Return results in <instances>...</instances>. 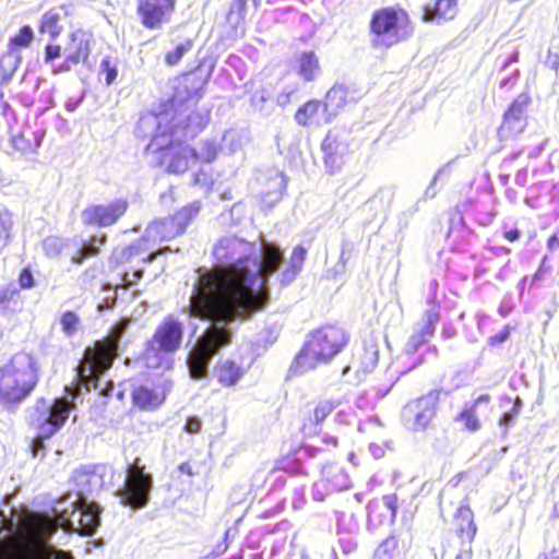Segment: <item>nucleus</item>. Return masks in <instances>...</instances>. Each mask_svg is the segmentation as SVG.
<instances>
[{
  "label": "nucleus",
  "mask_w": 559,
  "mask_h": 559,
  "mask_svg": "<svg viewBox=\"0 0 559 559\" xmlns=\"http://www.w3.org/2000/svg\"><path fill=\"white\" fill-rule=\"evenodd\" d=\"M247 0H235L229 8L227 19L229 22L233 21L234 14L237 13L238 17L241 16ZM253 4L257 5V0H252Z\"/></svg>",
  "instance_id": "obj_59"
},
{
  "label": "nucleus",
  "mask_w": 559,
  "mask_h": 559,
  "mask_svg": "<svg viewBox=\"0 0 559 559\" xmlns=\"http://www.w3.org/2000/svg\"><path fill=\"white\" fill-rule=\"evenodd\" d=\"M378 354H379V352H378L377 345L371 344L366 347L365 354L362 357V361H361L362 368L365 371H370L371 369H373L377 366Z\"/></svg>",
  "instance_id": "obj_49"
},
{
  "label": "nucleus",
  "mask_w": 559,
  "mask_h": 559,
  "mask_svg": "<svg viewBox=\"0 0 559 559\" xmlns=\"http://www.w3.org/2000/svg\"><path fill=\"white\" fill-rule=\"evenodd\" d=\"M187 120H188V123L183 128V134H182V136L185 139L195 136V134L199 131H201L204 127V122H203L204 118L199 112H192L191 115L188 116Z\"/></svg>",
  "instance_id": "obj_43"
},
{
  "label": "nucleus",
  "mask_w": 559,
  "mask_h": 559,
  "mask_svg": "<svg viewBox=\"0 0 559 559\" xmlns=\"http://www.w3.org/2000/svg\"><path fill=\"white\" fill-rule=\"evenodd\" d=\"M382 506L386 511L390 512V519L393 521L396 516L397 510V497L395 495H386L382 498Z\"/></svg>",
  "instance_id": "obj_54"
},
{
  "label": "nucleus",
  "mask_w": 559,
  "mask_h": 559,
  "mask_svg": "<svg viewBox=\"0 0 559 559\" xmlns=\"http://www.w3.org/2000/svg\"><path fill=\"white\" fill-rule=\"evenodd\" d=\"M447 167L448 166H443V167H441V168H439L437 170V173L435 174L430 185L427 187V189L424 192V198L425 199H433L437 195L436 183H437L439 177L444 173Z\"/></svg>",
  "instance_id": "obj_58"
},
{
  "label": "nucleus",
  "mask_w": 559,
  "mask_h": 559,
  "mask_svg": "<svg viewBox=\"0 0 559 559\" xmlns=\"http://www.w3.org/2000/svg\"><path fill=\"white\" fill-rule=\"evenodd\" d=\"M452 526L462 540V546H471L475 535L476 525L474 514L467 503L461 502L453 515Z\"/></svg>",
  "instance_id": "obj_18"
},
{
  "label": "nucleus",
  "mask_w": 559,
  "mask_h": 559,
  "mask_svg": "<svg viewBox=\"0 0 559 559\" xmlns=\"http://www.w3.org/2000/svg\"><path fill=\"white\" fill-rule=\"evenodd\" d=\"M67 395L57 397L52 402L38 399L26 408L25 419L38 432L31 443L34 456H44L45 440L53 436L64 425L72 409L75 408V399L66 386Z\"/></svg>",
  "instance_id": "obj_3"
},
{
  "label": "nucleus",
  "mask_w": 559,
  "mask_h": 559,
  "mask_svg": "<svg viewBox=\"0 0 559 559\" xmlns=\"http://www.w3.org/2000/svg\"><path fill=\"white\" fill-rule=\"evenodd\" d=\"M91 53L90 38L88 35L78 29L71 33L70 41L64 47V56L69 57L70 61H74V64L85 62Z\"/></svg>",
  "instance_id": "obj_21"
},
{
  "label": "nucleus",
  "mask_w": 559,
  "mask_h": 559,
  "mask_svg": "<svg viewBox=\"0 0 559 559\" xmlns=\"http://www.w3.org/2000/svg\"><path fill=\"white\" fill-rule=\"evenodd\" d=\"M183 324L173 316L166 317L147 342L144 359L148 368L168 370L173 366L171 354L182 343Z\"/></svg>",
  "instance_id": "obj_7"
},
{
  "label": "nucleus",
  "mask_w": 559,
  "mask_h": 559,
  "mask_svg": "<svg viewBox=\"0 0 559 559\" xmlns=\"http://www.w3.org/2000/svg\"><path fill=\"white\" fill-rule=\"evenodd\" d=\"M321 477L331 490H345L350 487V479L344 467L337 463L323 466Z\"/></svg>",
  "instance_id": "obj_24"
},
{
  "label": "nucleus",
  "mask_w": 559,
  "mask_h": 559,
  "mask_svg": "<svg viewBox=\"0 0 559 559\" xmlns=\"http://www.w3.org/2000/svg\"><path fill=\"white\" fill-rule=\"evenodd\" d=\"M212 269L197 270V281L186 312L207 322L187 357L192 379L209 374L212 358L227 347L239 326L269 297L267 278L284 263L283 250L260 237L251 242L235 235L218 239L213 248Z\"/></svg>",
  "instance_id": "obj_1"
},
{
  "label": "nucleus",
  "mask_w": 559,
  "mask_h": 559,
  "mask_svg": "<svg viewBox=\"0 0 559 559\" xmlns=\"http://www.w3.org/2000/svg\"><path fill=\"white\" fill-rule=\"evenodd\" d=\"M427 342L428 340L424 335H421L420 332L415 330L405 345V352L407 354H414L423 344Z\"/></svg>",
  "instance_id": "obj_51"
},
{
  "label": "nucleus",
  "mask_w": 559,
  "mask_h": 559,
  "mask_svg": "<svg viewBox=\"0 0 559 559\" xmlns=\"http://www.w3.org/2000/svg\"><path fill=\"white\" fill-rule=\"evenodd\" d=\"M35 280L29 267H24L19 276V286L24 289L34 287Z\"/></svg>",
  "instance_id": "obj_56"
},
{
  "label": "nucleus",
  "mask_w": 559,
  "mask_h": 559,
  "mask_svg": "<svg viewBox=\"0 0 559 559\" xmlns=\"http://www.w3.org/2000/svg\"><path fill=\"white\" fill-rule=\"evenodd\" d=\"M218 382L224 386H234L245 376L246 370L231 359L221 360L214 367Z\"/></svg>",
  "instance_id": "obj_23"
},
{
  "label": "nucleus",
  "mask_w": 559,
  "mask_h": 559,
  "mask_svg": "<svg viewBox=\"0 0 559 559\" xmlns=\"http://www.w3.org/2000/svg\"><path fill=\"white\" fill-rule=\"evenodd\" d=\"M347 343V336L341 328L322 326L307 335L306 342L295 357L289 371L302 374L319 365L329 362Z\"/></svg>",
  "instance_id": "obj_6"
},
{
  "label": "nucleus",
  "mask_w": 559,
  "mask_h": 559,
  "mask_svg": "<svg viewBox=\"0 0 559 559\" xmlns=\"http://www.w3.org/2000/svg\"><path fill=\"white\" fill-rule=\"evenodd\" d=\"M437 403L438 394L435 392L407 403L402 413L405 425L413 430L425 429L436 415Z\"/></svg>",
  "instance_id": "obj_13"
},
{
  "label": "nucleus",
  "mask_w": 559,
  "mask_h": 559,
  "mask_svg": "<svg viewBox=\"0 0 559 559\" xmlns=\"http://www.w3.org/2000/svg\"><path fill=\"white\" fill-rule=\"evenodd\" d=\"M153 483V475L146 472L145 465L136 457L127 465L123 485L116 490V496L124 506L141 509L150 501Z\"/></svg>",
  "instance_id": "obj_9"
},
{
  "label": "nucleus",
  "mask_w": 559,
  "mask_h": 559,
  "mask_svg": "<svg viewBox=\"0 0 559 559\" xmlns=\"http://www.w3.org/2000/svg\"><path fill=\"white\" fill-rule=\"evenodd\" d=\"M530 104L531 97L526 93H521L512 102L503 115V121L500 127V133L503 136L516 135L524 131Z\"/></svg>",
  "instance_id": "obj_15"
},
{
  "label": "nucleus",
  "mask_w": 559,
  "mask_h": 559,
  "mask_svg": "<svg viewBox=\"0 0 559 559\" xmlns=\"http://www.w3.org/2000/svg\"><path fill=\"white\" fill-rule=\"evenodd\" d=\"M60 20L59 11L50 10L46 12L41 17L39 31L49 34L51 38L58 37L62 29Z\"/></svg>",
  "instance_id": "obj_34"
},
{
  "label": "nucleus",
  "mask_w": 559,
  "mask_h": 559,
  "mask_svg": "<svg viewBox=\"0 0 559 559\" xmlns=\"http://www.w3.org/2000/svg\"><path fill=\"white\" fill-rule=\"evenodd\" d=\"M320 73L319 59L312 51L302 52L298 59V74L305 81H313Z\"/></svg>",
  "instance_id": "obj_30"
},
{
  "label": "nucleus",
  "mask_w": 559,
  "mask_h": 559,
  "mask_svg": "<svg viewBox=\"0 0 559 559\" xmlns=\"http://www.w3.org/2000/svg\"><path fill=\"white\" fill-rule=\"evenodd\" d=\"M143 276V269H135L132 272L126 271L122 280L126 286L133 285Z\"/></svg>",
  "instance_id": "obj_60"
},
{
  "label": "nucleus",
  "mask_w": 559,
  "mask_h": 559,
  "mask_svg": "<svg viewBox=\"0 0 559 559\" xmlns=\"http://www.w3.org/2000/svg\"><path fill=\"white\" fill-rule=\"evenodd\" d=\"M338 545L341 550L346 555L353 552L357 548V543L350 537L340 538Z\"/></svg>",
  "instance_id": "obj_62"
},
{
  "label": "nucleus",
  "mask_w": 559,
  "mask_h": 559,
  "mask_svg": "<svg viewBox=\"0 0 559 559\" xmlns=\"http://www.w3.org/2000/svg\"><path fill=\"white\" fill-rule=\"evenodd\" d=\"M264 180L266 188L261 191V200L266 207H272L282 199L286 189V179L278 170H271L264 176Z\"/></svg>",
  "instance_id": "obj_20"
},
{
  "label": "nucleus",
  "mask_w": 559,
  "mask_h": 559,
  "mask_svg": "<svg viewBox=\"0 0 559 559\" xmlns=\"http://www.w3.org/2000/svg\"><path fill=\"white\" fill-rule=\"evenodd\" d=\"M523 406L522 400L518 396L513 403L512 407L506 411L502 416L499 418V427L502 428V433L507 435L508 428L513 425L514 420L521 413Z\"/></svg>",
  "instance_id": "obj_38"
},
{
  "label": "nucleus",
  "mask_w": 559,
  "mask_h": 559,
  "mask_svg": "<svg viewBox=\"0 0 559 559\" xmlns=\"http://www.w3.org/2000/svg\"><path fill=\"white\" fill-rule=\"evenodd\" d=\"M60 324L64 334L72 336L78 331L80 319L73 311H66L60 317Z\"/></svg>",
  "instance_id": "obj_44"
},
{
  "label": "nucleus",
  "mask_w": 559,
  "mask_h": 559,
  "mask_svg": "<svg viewBox=\"0 0 559 559\" xmlns=\"http://www.w3.org/2000/svg\"><path fill=\"white\" fill-rule=\"evenodd\" d=\"M34 39V32L31 26L24 25L21 27L19 34L11 37L9 40L8 49H17L26 48L31 45Z\"/></svg>",
  "instance_id": "obj_40"
},
{
  "label": "nucleus",
  "mask_w": 559,
  "mask_h": 559,
  "mask_svg": "<svg viewBox=\"0 0 559 559\" xmlns=\"http://www.w3.org/2000/svg\"><path fill=\"white\" fill-rule=\"evenodd\" d=\"M193 162L212 163L217 157L218 147L215 141L204 140L198 148H193Z\"/></svg>",
  "instance_id": "obj_36"
},
{
  "label": "nucleus",
  "mask_w": 559,
  "mask_h": 559,
  "mask_svg": "<svg viewBox=\"0 0 559 559\" xmlns=\"http://www.w3.org/2000/svg\"><path fill=\"white\" fill-rule=\"evenodd\" d=\"M335 408V404L331 401H321L313 411V419L316 424L323 421L328 415Z\"/></svg>",
  "instance_id": "obj_50"
},
{
  "label": "nucleus",
  "mask_w": 559,
  "mask_h": 559,
  "mask_svg": "<svg viewBox=\"0 0 559 559\" xmlns=\"http://www.w3.org/2000/svg\"><path fill=\"white\" fill-rule=\"evenodd\" d=\"M173 382L165 380L163 383L152 388L141 384L132 390V402L140 409L152 411L159 407L166 400V395L170 392Z\"/></svg>",
  "instance_id": "obj_16"
},
{
  "label": "nucleus",
  "mask_w": 559,
  "mask_h": 559,
  "mask_svg": "<svg viewBox=\"0 0 559 559\" xmlns=\"http://www.w3.org/2000/svg\"><path fill=\"white\" fill-rule=\"evenodd\" d=\"M408 22V14L403 9L389 7L377 10L370 21L374 44L384 47L397 44L404 37Z\"/></svg>",
  "instance_id": "obj_10"
},
{
  "label": "nucleus",
  "mask_w": 559,
  "mask_h": 559,
  "mask_svg": "<svg viewBox=\"0 0 559 559\" xmlns=\"http://www.w3.org/2000/svg\"><path fill=\"white\" fill-rule=\"evenodd\" d=\"M12 227L11 213L5 209H0V250L10 242Z\"/></svg>",
  "instance_id": "obj_39"
},
{
  "label": "nucleus",
  "mask_w": 559,
  "mask_h": 559,
  "mask_svg": "<svg viewBox=\"0 0 559 559\" xmlns=\"http://www.w3.org/2000/svg\"><path fill=\"white\" fill-rule=\"evenodd\" d=\"M202 209L201 201H193L181 207L173 216L180 231L183 234L187 227L198 217Z\"/></svg>",
  "instance_id": "obj_31"
},
{
  "label": "nucleus",
  "mask_w": 559,
  "mask_h": 559,
  "mask_svg": "<svg viewBox=\"0 0 559 559\" xmlns=\"http://www.w3.org/2000/svg\"><path fill=\"white\" fill-rule=\"evenodd\" d=\"M38 382L37 362L27 353H17L0 368V403L14 411Z\"/></svg>",
  "instance_id": "obj_5"
},
{
  "label": "nucleus",
  "mask_w": 559,
  "mask_h": 559,
  "mask_svg": "<svg viewBox=\"0 0 559 559\" xmlns=\"http://www.w3.org/2000/svg\"><path fill=\"white\" fill-rule=\"evenodd\" d=\"M73 66H75L74 61H70L69 57L66 56L64 61H62L61 63H58V64L52 63L51 64V71L53 74H61V73L70 71Z\"/></svg>",
  "instance_id": "obj_61"
},
{
  "label": "nucleus",
  "mask_w": 559,
  "mask_h": 559,
  "mask_svg": "<svg viewBox=\"0 0 559 559\" xmlns=\"http://www.w3.org/2000/svg\"><path fill=\"white\" fill-rule=\"evenodd\" d=\"M330 490L331 488L325 484V481L321 477L320 480L313 484L311 495L314 500L322 501Z\"/></svg>",
  "instance_id": "obj_53"
},
{
  "label": "nucleus",
  "mask_w": 559,
  "mask_h": 559,
  "mask_svg": "<svg viewBox=\"0 0 559 559\" xmlns=\"http://www.w3.org/2000/svg\"><path fill=\"white\" fill-rule=\"evenodd\" d=\"M440 321L439 311L433 307L426 310L423 322L418 324L416 329L421 333L428 341L435 333L436 325Z\"/></svg>",
  "instance_id": "obj_37"
},
{
  "label": "nucleus",
  "mask_w": 559,
  "mask_h": 559,
  "mask_svg": "<svg viewBox=\"0 0 559 559\" xmlns=\"http://www.w3.org/2000/svg\"><path fill=\"white\" fill-rule=\"evenodd\" d=\"M12 145L16 151L22 153L33 152V145L31 140L26 139L23 133L13 135L11 139Z\"/></svg>",
  "instance_id": "obj_52"
},
{
  "label": "nucleus",
  "mask_w": 559,
  "mask_h": 559,
  "mask_svg": "<svg viewBox=\"0 0 559 559\" xmlns=\"http://www.w3.org/2000/svg\"><path fill=\"white\" fill-rule=\"evenodd\" d=\"M70 481L72 489L64 492L55 502L59 511L66 510L63 504L70 508L75 506V503H80L81 500L88 499L90 496L103 486L102 475L96 473L91 466L75 469Z\"/></svg>",
  "instance_id": "obj_12"
},
{
  "label": "nucleus",
  "mask_w": 559,
  "mask_h": 559,
  "mask_svg": "<svg viewBox=\"0 0 559 559\" xmlns=\"http://www.w3.org/2000/svg\"><path fill=\"white\" fill-rule=\"evenodd\" d=\"M25 559H74L71 552L56 548L50 543L34 546Z\"/></svg>",
  "instance_id": "obj_29"
},
{
  "label": "nucleus",
  "mask_w": 559,
  "mask_h": 559,
  "mask_svg": "<svg viewBox=\"0 0 559 559\" xmlns=\"http://www.w3.org/2000/svg\"><path fill=\"white\" fill-rule=\"evenodd\" d=\"M456 13V0H436L424 7L423 20L428 23L442 24L453 20Z\"/></svg>",
  "instance_id": "obj_19"
},
{
  "label": "nucleus",
  "mask_w": 559,
  "mask_h": 559,
  "mask_svg": "<svg viewBox=\"0 0 559 559\" xmlns=\"http://www.w3.org/2000/svg\"><path fill=\"white\" fill-rule=\"evenodd\" d=\"M320 107L321 103L318 100H309L306 103L297 110L295 115L297 123L300 126H307L309 120L316 116Z\"/></svg>",
  "instance_id": "obj_42"
},
{
  "label": "nucleus",
  "mask_w": 559,
  "mask_h": 559,
  "mask_svg": "<svg viewBox=\"0 0 559 559\" xmlns=\"http://www.w3.org/2000/svg\"><path fill=\"white\" fill-rule=\"evenodd\" d=\"M180 235H182V233L180 231L173 216L155 219L146 227L145 234L139 243H132L121 250H115L111 257V261H115L116 263L128 262L133 257L141 255L140 247L142 242H152L154 245L157 242L171 240Z\"/></svg>",
  "instance_id": "obj_11"
},
{
  "label": "nucleus",
  "mask_w": 559,
  "mask_h": 559,
  "mask_svg": "<svg viewBox=\"0 0 559 559\" xmlns=\"http://www.w3.org/2000/svg\"><path fill=\"white\" fill-rule=\"evenodd\" d=\"M168 117L166 115L147 114L140 118L136 133L142 136H151L146 146L147 152L163 154V164L170 174H183L193 160V148L188 145H177L179 141L178 130H168Z\"/></svg>",
  "instance_id": "obj_2"
},
{
  "label": "nucleus",
  "mask_w": 559,
  "mask_h": 559,
  "mask_svg": "<svg viewBox=\"0 0 559 559\" xmlns=\"http://www.w3.org/2000/svg\"><path fill=\"white\" fill-rule=\"evenodd\" d=\"M246 138L245 131L239 129H229L222 136V150H227L228 153H235L242 146L243 139Z\"/></svg>",
  "instance_id": "obj_35"
},
{
  "label": "nucleus",
  "mask_w": 559,
  "mask_h": 559,
  "mask_svg": "<svg viewBox=\"0 0 559 559\" xmlns=\"http://www.w3.org/2000/svg\"><path fill=\"white\" fill-rule=\"evenodd\" d=\"M20 304V290L16 284L10 283L0 289V309L15 311Z\"/></svg>",
  "instance_id": "obj_33"
},
{
  "label": "nucleus",
  "mask_w": 559,
  "mask_h": 559,
  "mask_svg": "<svg viewBox=\"0 0 559 559\" xmlns=\"http://www.w3.org/2000/svg\"><path fill=\"white\" fill-rule=\"evenodd\" d=\"M397 547V542L394 537H389L383 540L374 551V559H393Z\"/></svg>",
  "instance_id": "obj_45"
},
{
  "label": "nucleus",
  "mask_w": 559,
  "mask_h": 559,
  "mask_svg": "<svg viewBox=\"0 0 559 559\" xmlns=\"http://www.w3.org/2000/svg\"><path fill=\"white\" fill-rule=\"evenodd\" d=\"M127 200L117 199L108 204L91 205L83 210L82 222L86 225L107 227L114 225L128 210Z\"/></svg>",
  "instance_id": "obj_14"
},
{
  "label": "nucleus",
  "mask_w": 559,
  "mask_h": 559,
  "mask_svg": "<svg viewBox=\"0 0 559 559\" xmlns=\"http://www.w3.org/2000/svg\"><path fill=\"white\" fill-rule=\"evenodd\" d=\"M61 56V47L59 45L48 44L45 47L44 61L47 64H52L53 61Z\"/></svg>",
  "instance_id": "obj_55"
},
{
  "label": "nucleus",
  "mask_w": 559,
  "mask_h": 559,
  "mask_svg": "<svg viewBox=\"0 0 559 559\" xmlns=\"http://www.w3.org/2000/svg\"><path fill=\"white\" fill-rule=\"evenodd\" d=\"M130 319L122 318L114 324L108 335L94 347H87L83 359L76 367V377L80 378L85 385L92 384L95 389H99L106 395L110 394L107 390V383L102 386V374L107 371L114 359L118 355L121 338L127 331Z\"/></svg>",
  "instance_id": "obj_4"
},
{
  "label": "nucleus",
  "mask_w": 559,
  "mask_h": 559,
  "mask_svg": "<svg viewBox=\"0 0 559 559\" xmlns=\"http://www.w3.org/2000/svg\"><path fill=\"white\" fill-rule=\"evenodd\" d=\"M393 193L389 189H380L364 204V210L374 212L373 217L384 215L390 207Z\"/></svg>",
  "instance_id": "obj_28"
},
{
  "label": "nucleus",
  "mask_w": 559,
  "mask_h": 559,
  "mask_svg": "<svg viewBox=\"0 0 559 559\" xmlns=\"http://www.w3.org/2000/svg\"><path fill=\"white\" fill-rule=\"evenodd\" d=\"M105 241H106V235L105 234L92 236L88 241H85L82 245L81 250L78 251L75 254H73L72 261L74 263L80 264V263L83 262V260L86 257L96 255L99 252V247L102 245H104Z\"/></svg>",
  "instance_id": "obj_32"
},
{
  "label": "nucleus",
  "mask_w": 559,
  "mask_h": 559,
  "mask_svg": "<svg viewBox=\"0 0 559 559\" xmlns=\"http://www.w3.org/2000/svg\"><path fill=\"white\" fill-rule=\"evenodd\" d=\"M99 69L100 73L105 75L106 85H111L118 75V68L116 62H112L109 57H106L102 60Z\"/></svg>",
  "instance_id": "obj_48"
},
{
  "label": "nucleus",
  "mask_w": 559,
  "mask_h": 559,
  "mask_svg": "<svg viewBox=\"0 0 559 559\" xmlns=\"http://www.w3.org/2000/svg\"><path fill=\"white\" fill-rule=\"evenodd\" d=\"M348 90L343 85H334L325 96L323 104L325 111L330 116H335L340 109H342L347 103Z\"/></svg>",
  "instance_id": "obj_27"
},
{
  "label": "nucleus",
  "mask_w": 559,
  "mask_h": 559,
  "mask_svg": "<svg viewBox=\"0 0 559 559\" xmlns=\"http://www.w3.org/2000/svg\"><path fill=\"white\" fill-rule=\"evenodd\" d=\"M457 419L463 421L465 427L471 431H475L479 428V421L475 416V405L466 404L459 414Z\"/></svg>",
  "instance_id": "obj_46"
},
{
  "label": "nucleus",
  "mask_w": 559,
  "mask_h": 559,
  "mask_svg": "<svg viewBox=\"0 0 559 559\" xmlns=\"http://www.w3.org/2000/svg\"><path fill=\"white\" fill-rule=\"evenodd\" d=\"M63 240L57 236H49L43 241V250L49 258H56L59 255L63 248Z\"/></svg>",
  "instance_id": "obj_47"
},
{
  "label": "nucleus",
  "mask_w": 559,
  "mask_h": 559,
  "mask_svg": "<svg viewBox=\"0 0 559 559\" xmlns=\"http://www.w3.org/2000/svg\"><path fill=\"white\" fill-rule=\"evenodd\" d=\"M66 507L63 511L57 510V503L51 507L50 513H47V532L55 531L58 527L76 531L84 535H92L100 524L102 508L93 500H81L75 506Z\"/></svg>",
  "instance_id": "obj_8"
},
{
  "label": "nucleus",
  "mask_w": 559,
  "mask_h": 559,
  "mask_svg": "<svg viewBox=\"0 0 559 559\" xmlns=\"http://www.w3.org/2000/svg\"><path fill=\"white\" fill-rule=\"evenodd\" d=\"M192 39H185L178 44L173 50H169L165 56V61L168 66H176L180 62L182 57L192 49Z\"/></svg>",
  "instance_id": "obj_41"
},
{
  "label": "nucleus",
  "mask_w": 559,
  "mask_h": 559,
  "mask_svg": "<svg viewBox=\"0 0 559 559\" xmlns=\"http://www.w3.org/2000/svg\"><path fill=\"white\" fill-rule=\"evenodd\" d=\"M201 420L197 417H189L186 421L185 429L190 433H195L201 429Z\"/></svg>",
  "instance_id": "obj_63"
},
{
  "label": "nucleus",
  "mask_w": 559,
  "mask_h": 559,
  "mask_svg": "<svg viewBox=\"0 0 559 559\" xmlns=\"http://www.w3.org/2000/svg\"><path fill=\"white\" fill-rule=\"evenodd\" d=\"M324 154L323 160L326 171L331 175L341 169L344 156L347 152V144L341 139L340 133L330 131L321 144Z\"/></svg>",
  "instance_id": "obj_17"
},
{
  "label": "nucleus",
  "mask_w": 559,
  "mask_h": 559,
  "mask_svg": "<svg viewBox=\"0 0 559 559\" xmlns=\"http://www.w3.org/2000/svg\"><path fill=\"white\" fill-rule=\"evenodd\" d=\"M306 253L307 250L301 246H297L294 249L289 261L285 265V269L278 275L282 285H288L296 278L297 274L302 269Z\"/></svg>",
  "instance_id": "obj_26"
},
{
  "label": "nucleus",
  "mask_w": 559,
  "mask_h": 559,
  "mask_svg": "<svg viewBox=\"0 0 559 559\" xmlns=\"http://www.w3.org/2000/svg\"><path fill=\"white\" fill-rule=\"evenodd\" d=\"M167 13L159 4L151 0H139L138 14L144 27L155 29L160 26Z\"/></svg>",
  "instance_id": "obj_22"
},
{
  "label": "nucleus",
  "mask_w": 559,
  "mask_h": 559,
  "mask_svg": "<svg viewBox=\"0 0 559 559\" xmlns=\"http://www.w3.org/2000/svg\"><path fill=\"white\" fill-rule=\"evenodd\" d=\"M267 98L269 97L264 91H257L251 95V98H250L251 106L259 111H263L264 104L266 103Z\"/></svg>",
  "instance_id": "obj_57"
},
{
  "label": "nucleus",
  "mask_w": 559,
  "mask_h": 559,
  "mask_svg": "<svg viewBox=\"0 0 559 559\" xmlns=\"http://www.w3.org/2000/svg\"><path fill=\"white\" fill-rule=\"evenodd\" d=\"M519 75L518 69H512L510 73L506 74L500 80V87L504 88L514 84V78Z\"/></svg>",
  "instance_id": "obj_64"
},
{
  "label": "nucleus",
  "mask_w": 559,
  "mask_h": 559,
  "mask_svg": "<svg viewBox=\"0 0 559 559\" xmlns=\"http://www.w3.org/2000/svg\"><path fill=\"white\" fill-rule=\"evenodd\" d=\"M22 62L21 51L17 49H8V51L0 59V84L8 85L19 66Z\"/></svg>",
  "instance_id": "obj_25"
}]
</instances>
